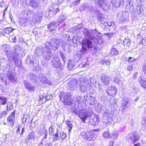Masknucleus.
<instances>
[{"instance_id":"obj_9","label":"nucleus","mask_w":146,"mask_h":146,"mask_svg":"<svg viewBox=\"0 0 146 146\" xmlns=\"http://www.w3.org/2000/svg\"><path fill=\"white\" fill-rule=\"evenodd\" d=\"M108 111L106 110L103 114V120L104 122L107 124H110L112 121V115L109 113Z\"/></svg>"},{"instance_id":"obj_18","label":"nucleus","mask_w":146,"mask_h":146,"mask_svg":"<svg viewBox=\"0 0 146 146\" xmlns=\"http://www.w3.org/2000/svg\"><path fill=\"white\" fill-rule=\"evenodd\" d=\"M14 30L12 28H6L3 30L1 34L3 36L8 37L9 34Z\"/></svg>"},{"instance_id":"obj_49","label":"nucleus","mask_w":146,"mask_h":146,"mask_svg":"<svg viewBox=\"0 0 146 146\" xmlns=\"http://www.w3.org/2000/svg\"><path fill=\"white\" fill-rule=\"evenodd\" d=\"M103 64L104 65H110V61L107 60L104 61L103 62Z\"/></svg>"},{"instance_id":"obj_12","label":"nucleus","mask_w":146,"mask_h":146,"mask_svg":"<svg viewBox=\"0 0 146 146\" xmlns=\"http://www.w3.org/2000/svg\"><path fill=\"white\" fill-rule=\"evenodd\" d=\"M47 45L44 46H41L40 47H37L35 50V53L37 56L42 55L44 52L45 51L47 48Z\"/></svg>"},{"instance_id":"obj_16","label":"nucleus","mask_w":146,"mask_h":146,"mask_svg":"<svg viewBox=\"0 0 146 146\" xmlns=\"http://www.w3.org/2000/svg\"><path fill=\"white\" fill-rule=\"evenodd\" d=\"M39 77L40 80L43 83H46L50 86L52 85V82L50 79L49 80L47 79L44 76L41 74L39 75Z\"/></svg>"},{"instance_id":"obj_52","label":"nucleus","mask_w":146,"mask_h":146,"mask_svg":"<svg viewBox=\"0 0 146 146\" xmlns=\"http://www.w3.org/2000/svg\"><path fill=\"white\" fill-rule=\"evenodd\" d=\"M133 67L132 65H130L127 67V69L129 71H131L133 70Z\"/></svg>"},{"instance_id":"obj_46","label":"nucleus","mask_w":146,"mask_h":146,"mask_svg":"<svg viewBox=\"0 0 146 146\" xmlns=\"http://www.w3.org/2000/svg\"><path fill=\"white\" fill-rule=\"evenodd\" d=\"M29 138L30 139H33L35 137V133L33 132H31L29 136Z\"/></svg>"},{"instance_id":"obj_1","label":"nucleus","mask_w":146,"mask_h":146,"mask_svg":"<svg viewBox=\"0 0 146 146\" xmlns=\"http://www.w3.org/2000/svg\"><path fill=\"white\" fill-rule=\"evenodd\" d=\"M77 100L78 101L76 102L75 104H73V106L72 107L71 110L73 113L78 115V117L80 118L82 122L84 123L86 119L88 116L91 115L93 111L91 108H89L88 110H78L80 108V100L78 99Z\"/></svg>"},{"instance_id":"obj_29","label":"nucleus","mask_w":146,"mask_h":146,"mask_svg":"<svg viewBox=\"0 0 146 146\" xmlns=\"http://www.w3.org/2000/svg\"><path fill=\"white\" fill-rule=\"evenodd\" d=\"M123 78L121 77L118 74L117 78L115 77L113 80L114 81L118 84H119L120 82L122 81Z\"/></svg>"},{"instance_id":"obj_23","label":"nucleus","mask_w":146,"mask_h":146,"mask_svg":"<svg viewBox=\"0 0 146 146\" xmlns=\"http://www.w3.org/2000/svg\"><path fill=\"white\" fill-rule=\"evenodd\" d=\"M138 81L140 85L146 89V80L144 79V78L142 77H139Z\"/></svg>"},{"instance_id":"obj_59","label":"nucleus","mask_w":146,"mask_h":146,"mask_svg":"<svg viewBox=\"0 0 146 146\" xmlns=\"http://www.w3.org/2000/svg\"><path fill=\"white\" fill-rule=\"evenodd\" d=\"M103 16V15L102 14H101L100 15V16H98V19L99 21H100L102 19V17Z\"/></svg>"},{"instance_id":"obj_8","label":"nucleus","mask_w":146,"mask_h":146,"mask_svg":"<svg viewBox=\"0 0 146 146\" xmlns=\"http://www.w3.org/2000/svg\"><path fill=\"white\" fill-rule=\"evenodd\" d=\"M42 59L44 62H48L52 58V54L51 49L47 48L45 51L42 55Z\"/></svg>"},{"instance_id":"obj_28","label":"nucleus","mask_w":146,"mask_h":146,"mask_svg":"<svg viewBox=\"0 0 146 146\" xmlns=\"http://www.w3.org/2000/svg\"><path fill=\"white\" fill-rule=\"evenodd\" d=\"M90 121L93 125H97L99 121V119L97 117H95L90 120Z\"/></svg>"},{"instance_id":"obj_50","label":"nucleus","mask_w":146,"mask_h":146,"mask_svg":"<svg viewBox=\"0 0 146 146\" xmlns=\"http://www.w3.org/2000/svg\"><path fill=\"white\" fill-rule=\"evenodd\" d=\"M19 46L18 45H16L13 48L15 53L17 52L18 50H19Z\"/></svg>"},{"instance_id":"obj_47","label":"nucleus","mask_w":146,"mask_h":146,"mask_svg":"<svg viewBox=\"0 0 146 146\" xmlns=\"http://www.w3.org/2000/svg\"><path fill=\"white\" fill-rule=\"evenodd\" d=\"M7 114V111L6 110L3 111L2 113L0 114V117L1 118L3 116L5 117Z\"/></svg>"},{"instance_id":"obj_36","label":"nucleus","mask_w":146,"mask_h":146,"mask_svg":"<svg viewBox=\"0 0 146 146\" xmlns=\"http://www.w3.org/2000/svg\"><path fill=\"white\" fill-rule=\"evenodd\" d=\"M118 133L117 131H114L112 132L111 137L113 138H116L117 137L118 135Z\"/></svg>"},{"instance_id":"obj_39","label":"nucleus","mask_w":146,"mask_h":146,"mask_svg":"<svg viewBox=\"0 0 146 146\" xmlns=\"http://www.w3.org/2000/svg\"><path fill=\"white\" fill-rule=\"evenodd\" d=\"M110 53L113 55L117 54H118V51L115 48H113L111 50Z\"/></svg>"},{"instance_id":"obj_14","label":"nucleus","mask_w":146,"mask_h":146,"mask_svg":"<svg viewBox=\"0 0 146 146\" xmlns=\"http://www.w3.org/2000/svg\"><path fill=\"white\" fill-rule=\"evenodd\" d=\"M82 45L83 46H84V47H86L88 49H92V41L88 39V38L83 40L82 43Z\"/></svg>"},{"instance_id":"obj_57","label":"nucleus","mask_w":146,"mask_h":146,"mask_svg":"<svg viewBox=\"0 0 146 146\" xmlns=\"http://www.w3.org/2000/svg\"><path fill=\"white\" fill-rule=\"evenodd\" d=\"M30 64H32L33 66H34V67H35L37 66V65H36L34 64V61L32 60H30Z\"/></svg>"},{"instance_id":"obj_31","label":"nucleus","mask_w":146,"mask_h":146,"mask_svg":"<svg viewBox=\"0 0 146 146\" xmlns=\"http://www.w3.org/2000/svg\"><path fill=\"white\" fill-rule=\"evenodd\" d=\"M42 126H43V127L42 129V131L41 132H42L43 133V134H44V136L42 139V141H43L44 139H46L47 137V131L46 130V129L44 127V126L43 125Z\"/></svg>"},{"instance_id":"obj_6","label":"nucleus","mask_w":146,"mask_h":146,"mask_svg":"<svg viewBox=\"0 0 146 146\" xmlns=\"http://www.w3.org/2000/svg\"><path fill=\"white\" fill-rule=\"evenodd\" d=\"M80 134L83 138L86 140L93 141L96 138L95 134L92 132L83 131Z\"/></svg>"},{"instance_id":"obj_35","label":"nucleus","mask_w":146,"mask_h":146,"mask_svg":"<svg viewBox=\"0 0 146 146\" xmlns=\"http://www.w3.org/2000/svg\"><path fill=\"white\" fill-rule=\"evenodd\" d=\"M52 64L54 67L57 68L58 66H60L61 64L60 61H56L54 60H52Z\"/></svg>"},{"instance_id":"obj_38","label":"nucleus","mask_w":146,"mask_h":146,"mask_svg":"<svg viewBox=\"0 0 146 146\" xmlns=\"http://www.w3.org/2000/svg\"><path fill=\"white\" fill-rule=\"evenodd\" d=\"M84 46L82 45V48L80 50V52L82 54H85L87 52V50L88 49L86 47H84Z\"/></svg>"},{"instance_id":"obj_61","label":"nucleus","mask_w":146,"mask_h":146,"mask_svg":"<svg viewBox=\"0 0 146 146\" xmlns=\"http://www.w3.org/2000/svg\"><path fill=\"white\" fill-rule=\"evenodd\" d=\"M81 0H77L75 1L74 3V4L75 5H77L79 4Z\"/></svg>"},{"instance_id":"obj_20","label":"nucleus","mask_w":146,"mask_h":146,"mask_svg":"<svg viewBox=\"0 0 146 146\" xmlns=\"http://www.w3.org/2000/svg\"><path fill=\"white\" fill-rule=\"evenodd\" d=\"M86 100H88L89 101L90 104L91 105H94L96 103V102L95 100V98L91 96L90 95H87L86 96Z\"/></svg>"},{"instance_id":"obj_24","label":"nucleus","mask_w":146,"mask_h":146,"mask_svg":"<svg viewBox=\"0 0 146 146\" xmlns=\"http://www.w3.org/2000/svg\"><path fill=\"white\" fill-rule=\"evenodd\" d=\"M29 18L26 17L25 18H22L20 22L21 25L23 26H27L29 23Z\"/></svg>"},{"instance_id":"obj_4","label":"nucleus","mask_w":146,"mask_h":146,"mask_svg":"<svg viewBox=\"0 0 146 146\" xmlns=\"http://www.w3.org/2000/svg\"><path fill=\"white\" fill-rule=\"evenodd\" d=\"M70 93L67 92H61L60 94L59 95L60 100L62 101L64 104L66 105H71L72 107L73 106V104H76V102L78 101V99L80 100L81 98L80 97H78L77 98H74L72 100L70 98Z\"/></svg>"},{"instance_id":"obj_33","label":"nucleus","mask_w":146,"mask_h":146,"mask_svg":"<svg viewBox=\"0 0 146 146\" xmlns=\"http://www.w3.org/2000/svg\"><path fill=\"white\" fill-rule=\"evenodd\" d=\"M13 104L11 103L8 102L7 105L6 110L7 111H10L13 109Z\"/></svg>"},{"instance_id":"obj_17","label":"nucleus","mask_w":146,"mask_h":146,"mask_svg":"<svg viewBox=\"0 0 146 146\" xmlns=\"http://www.w3.org/2000/svg\"><path fill=\"white\" fill-rule=\"evenodd\" d=\"M128 137L131 140V142L133 143L139 139L137 133L135 132H133L130 133L128 135Z\"/></svg>"},{"instance_id":"obj_22","label":"nucleus","mask_w":146,"mask_h":146,"mask_svg":"<svg viewBox=\"0 0 146 146\" xmlns=\"http://www.w3.org/2000/svg\"><path fill=\"white\" fill-rule=\"evenodd\" d=\"M126 4L127 9H134L133 0H127Z\"/></svg>"},{"instance_id":"obj_44","label":"nucleus","mask_w":146,"mask_h":146,"mask_svg":"<svg viewBox=\"0 0 146 146\" xmlns=\"http://www.w3.org/2000/svg\"><path fill=\"white\" fill-rule=\"evenodd\" d=\"M66 136V134L63 132H61L60 133V137L61 139L62 140L65 139Z\"/></svg>"},{"instance_id":"obj_7","label":"nucleus","mask_w":146,"mask_h":146,"mask_svg":"<svg viewBox=\"0 0 146 146\" xmlns=\"http://www.w3.org/2000/svg\"><path fill=\"white\" fill-rule=\"evenodd\" d=\"M42 14L40 12H37L33 15L32 17L29 18V21L33 23H40L42 21Z\"/></svg>"},{"instance_id":"obj_15","label":"nucleus","mask_w":146,"mask_h":146,"mask_svg":"<svg viewBox=\"0 0 146 146\" xmlns=\"http://www.w3.org/2000/svg\"><path fill=\"white\" fill-rule=\"evenodd\" d=\"M16 111V110H14L11 113L10 115L8 117L7 119V121L10 123L12 126H13L14 123Z\"/></svg>"},{"instance_id":"obj_10","label":"nucleus","mask_w":146,"mask_h":146,"mask_svg":"<svg viewBox=\"0 0 146 146\" xmlns=\"http://www.w3.org/2000/svg\"><path fill=\"white\" fill-rule=\"evenodd\" d=\"M117 92L116 87L114 86H109L107 90V93L109 96H113Z\"/></svg>"},{"instance_id":"obj_13","label":"nucleus","mask_w":146,"mask_h":146,"mask_svg":"<svg viewBox=\"0 0 146 146\" xmlns=\"http://www.w3.org/2000/svg\"><path fill=\"white\" fill-rule=\"evenodd\" d=\"M111 80V77L110 76H105L104 74H102L101 76V82L105 86L109 84Z\"/></svg>"},{"instance_id":"obj_54","label":"nucleus","mask_w":146,"mask_h":146,"mask_svg":"<svg viewBox=\"0 0 146 146\" xmlns=\"http://www.w3.org/2000/svg\"><path fill=\"white\" fill-rule=\"evenodd\" d=\"M60 57L62 58L63 61H64L65 58L64 54L63 53L60 52Z\"/></svg>"},{"instance_id":"obj_11","label":"nucleus","mask_w":146,"mask_h":146,"mask_svg":"<svg viewBox=\"0 0 146 146\" xmlns=\"http://www.w3.org/2000/svg\"><path fill=\"white\" fill-rule=\"evenodd\" d=\"M24 86L27 90L30 92H33L35 89V86L31 83L27 82L26 80H24L23 82Z\"/></svg>"},{"instance_id":"obj_30","label":"nucleus","mask_w":146,"mask_h":146,"mask_svg":"<svg viewBox=\"0 0 146 146\" xmlns=\"http://www.w3.org/2000/svg\"><path fill=\"white\" fill-rule=\"evenodd\" d=\"M7 98L3 96H0V104L4 105L7 103Z\"/></svg>"},{"instance_id":"obj_60","label":"nucleus","mask_w":146,"mask_h":146,"mask_svg":"<svg viewBox=\"0 0 146 146\" xmlns=\"http://www.w3.org/2000/svg\"><path fill=\"white\" fill-rule=\"evenodd\" d=\"M144 40V39H143L141 40V41L140 42V44H146V41L145 40V42L144 43L143 42V41Z\"/></svg>"},{"instance_id":"obj_62","label":"nucleus","mask_w":146,"mask_h":146,"mask_svg":"<svg viewBox=\"0 0 146 146\" xmlns=\"http://www.w3.org/2000/svg\"><path fill=\"white\" fill-rule=\"evenodd\" d=\"M143 70L144 72L146 74V65L143 66Z\"/></svg>"},{"instance_id":"obj_40","label":"nucleus","mask_w":146,"mask_h":146,"mask_svg":"<svg viewBox=\"0 0 146 146\" xmlns=\"http://www.w3.org/2000/svg\"><path fill=\"white\" fill-rule=\"evenodd\" d=\"M74 65V62L71 61L69 62L68 64V67L70 69H71Z\"/></svg>"},{"instance_id":"obj_51","label":"nucleus","mask_w":146,"mask_h":146,"mask_svg":"<svg viewBox=\"0 0 146 146\" xmlns=\"http://www.w3.org/2000/svg\"><path fill=\"white\" fill-rule=\"evenodd\" d=\"M131 92L132 93H134L135 94H136L137 92V88L136 87H134L133 89L131 90Z\"/></svg>"},{"instance_id":"obj_63","label":"nucleus","mask_w":146,"mask_h":146,"mask_svg":"<svg viewBox=\"0 0 146 146\" xmlns=\"http://www.w3.org/2000/svg\"><path fill=\"white\" fill-rule=\"evenodd\" d=\"M105 25L106 26V25L108 24L109 26H111L112 25V24L109 22L108 23L105 22L104 23Z\"/></svg>"},{"instance_id":"obj_5","label":"nucleus","mask_w":146,"mask_h":146,"mask_svg":"<svg viewBox=\"0 0 146 146\" xmlns=\"http://www.w3.org/2000/svg\"><path fill=\"white\" fill-rule=\"evenodd\" d=\"M64 44V41L62 40L56 39L54 38H52L50 40L48 45H47V48H48L50 46L52 49L55 51L58 50L60 46L63 47Z\"/></svg>"},{"instance_id":"obj_42","label":"nucleus","mask_w":146,"mask_h":146,"mask_svg":"<svg viewBox=\"0 0 146 146\" xmlns=\"http://www.w3.org/2000/svg\"><path fill=\"white\" fill-rule=\"evenodd\" d=\"M103 135L105 138L109 139L111 137L110 135L107 132H104L103 134Z\"/></svg>"},{"instance_id":"obj_32","label":"nucleus","mask_w":146,"mask_h":146,"mask_svg":"<svg viewBox=\"0 0 146 146\" xmlns=\"http://www.w3.org/2000/svg\"><path fill=\"white\" fill-rule=\"evenodd\" d=\"M57 12V11L56 10H49L48 13V15L47 16H50V17L53 16L56 14Z\"/></svg>"},{"instance_id":"obj_26","label":"nucleus","mask_w":146,"mask_h":146,"mask_svg":"<svg viewBox=\"0 0 146 146\" xmlns=\"http://www.w3.org/2000/svg\"><path fill=\"white\" fill-rule=\"evenodd\" d=\"M128 102V100L127 98L123 100L121 106V109L123 110H124L125 109L128 107L127 104Z\"/></svg>"},{"instance_id":"obj_41","label":"nucleus","mask_w":146,"mask_h":146,"mask_svg":"<svg viewBox=\"0 0 146 146\" xmlns=\"http://www.w3.org/2000/svg\"><path fill=\"white\" fill-rule=\"evenodd\" d=\"M58 134L57 132L55 134L53 138V142H56L59 139V138L58 137Z\"/></svg>"},{"instance_id":"obj_55","label":"nucleus","mask_w":146,"mask_h":146,"mask_svg":"<svg viewBox=\"0 0 146 146\" xmlns=\"http://www.w3.org/2000/svg\"><path fill=\"white\" fill-rule=\"evenodd\" d=\"M12 42H16L17 41L16 38L15 36H14L13 38H11L10 40Z\"/></svg>"},{"instance_id":"obj_27","label":"nucleus","mask_w":146,"mask_h":146,"mask_svg":"<svg viewBox=\"0 0 146 146\" xmlns=\"http://www.w3.org/2000/svg\"><path fill=\"white\" fill-rule=\"evenodd\" d=\"M29 78L32 82H36L38 80V77L34 74H31L29 75Z\"/></svg>"},{"instance_id":"obj_25","label":"nucleus","mask_w":146,"mask_h":146,"mask_svg":"<svg viewBox=\"0 0 146 146\" xmlns=\"http://www.w3.org/2000/svg\"><path fill=\"white\" fill-rule=\"evenodd\" d=\"M98 3L102 8L104 9V8L107 4V1L106 0H98Z\"/></svg>"},{"instance_id":"obj_3","label":"nucleus","mask_w":146,"mask_h":146,"mask_svg":"<svg viewBox=\"0 0 146 146\" xmlns=\"http://www.w3.org/2000/svg\"><path fill=\"white\" fill-rule=\"evenodd\" d=\"M83 32L86 38L91 40H93L95 43L100 44V43L101 37L100 36V38H98V35L99 33L96 29H85Z\"/></svg>"},{"instance_id":"obj_58","label":"nucleus","mask_w":146,"mask_h":146,"mask_svg":"<svg viewBox=\"0 0 146 146\" xmlns=\"http://www.w3.org/2000/svg\"><path fill=\"white\" fill-rule=\"evenodd\" d=\"M25 130V129L24 128H23L22 129V130L21 131V133H20V136L22 138L23 137V135H22V134L23 133Z\"/></svg>"},{"instance_id":"obj_43","label":"nucleus","mask_w":146,"mask_h":146,"mask_svg":"<svg viewBox=\"0 0 146 146\" xmlns=\"http://www.w3.org/2000/svg\"><path fill=\"white\" fill-rule=\"evenodd\" d=\"M56 23V22L54 21L51 23L49 24L48 25V29H50V27H54L55 26Z\"/></svg>"},{"instance_id":"obj_37","label":"nucleus","mask_w":146,"mask_h":146,"mask_svg":"<svg viewBox=\"0 0 146 146\" xmlns=\"http://www.w3.org/2000/svg\"><path fill=\"white\" fill-rule=\"evenodd\" d=\"M123 44L125 46H129L131 44V42L129 40L125 39L123 41Z\"/></svg>"},{"instance_id":"obj_45","label":"nucleus","mask_w":146,"mask_h":146,"mask_svg":"<svg viewBox=\"0 0 146 146\" xmlns=\"http://www.w3.org/2000/svg\"><path fill=\"white\" fill-rule=\"evenodd\" d=\"M82 9H88L89 7V5L86 3H84L82 5Z\"/></svg>"},{"instance_id":"obj_53","label":"nucleus","mask_w":146,"mask_h":146,"mask_svg":"<svg viewBox=\"0 0 146 146\" xmlns=\"http://www.w3.org/2000/svg\"><path fill=\"white\" fill-rule=\"evenodd\" d=\"M136 60V59H135L134 58H132L131 57H129L128 58V61L129 62H133L135 60Z\"/></svg>"},{"instance_id":"obj_21","label":"nucleus","mask_w":146,"mask_h":146,"mask_svg":"<svg viewBox=\"0 0 146 146\" xmlns=\"http://www.w3.org/2000/svg\"><path fill=\"white\" fill-rule=\"evenodd\" d=\"M66 16L65 14H62L60 15L58 17L57 22L58 25H59V24L63 22L66 18Z\"/></svg>"},{"instance_id":"obj_19","label":"nucleus","mask_w":146,"mask_h":146,"mask_svg":"<svg viewBox=\"0 0 146 146\" xmlns=\"http://www.w3.org/2000/svg\"><path fill=\"white\" fill-rule=\"evenodd\" d=\"M7 75L9 80L11 83H14L17 82V79L15 78V76L11 73H9Z\"/></svg>"},{"instance_id":"obj_2","label":"nucleus","mask_w":146,"mask_h":146,"mask_svg":"<svg viewBox=\"0 0 146 146\" xmlns=\"http://www.w3.org/2000/svg\"><path fill=\"white\" fill-rule=\"evenodd\" d=\"M91 82V78H88L87 79L84 78L83 77H82L77 83L75 80H72L69 82L68 86L70 88L71 90H74L77 88L78 84H80V91L83 92H84L86 91L87 88Z\"/></svg>"},{"instance_id":"obj_34","label":"nucleus","mask_w":146,"mask_h":146,"mask_svg":"<svg viewBox=\"0 0 146 146\" xmlns=\"http://www.w3.org/2000/svg\"><path fill=\"white\" fill-rule=\"evenodd\" d=\"M66 123L67 127L69 128V132H70L71 130L73 127L72 123L71 121H66Z\"/></svg>"},{"instance_id":"obj_48","label":"nucleus","mask_w":146,"mask_h":146,"mask_svg":"<svg viewBox=\"0 0 146 146\" xmlns=\"http://www.w3.org/2000/svg\"><path fill=\"white\" fill-rule=\"evenodd\" d=\"M52 60H54L56 61H60V59L58 56H54Z\"/></svg>"},{"instance_id":"obj_64","label":"nucleus","mask_w":146,"mask_h":146,"mask_svg":"<svg viewBox=\"0 0 146 146\" xmlns=\"http://www.w3.org/2000/svg\"><path fill=\"white\" fill-rule=\"evenodd\" d=\"M114 143V142L113 141H110L109 143V145L108 146H113V144Z\"/></svg>"},{"instance_id":"obj_56","label":"nucleus","mask_w":146,"mask_h":146,"mask_svg":"<svg viewBox=\"0 0 146 146\" xmlns=\"http://www.w3.org/2000/svg\"><path fill=\"white\" fill-rule=\"evenodd\" d=\"M20 127L19 126L17 127L16 130V133L17 134H19L20 133Z\"/></svg>"}]
</instances>
